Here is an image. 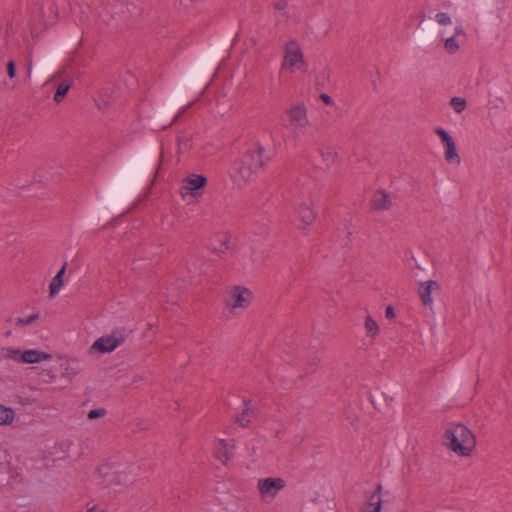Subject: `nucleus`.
Returning <instances> with one entry per match:
<instances>
[{
    "label": "nucleus",
    "instance_id": "f257e3e1",
    "mask_svg": "<svg viewBox=\"0 0 512 512\" xmlns=\"http://www.w3.org/2000/svg\"><path fill=\"white\" fill-rule=\"evenodd\" d=\"M138 472L134 464L109 460L102 463L95 473L98 483L105 487L126 486L132 483Z\"/></svg>",
    "mask_w": 512,
    "mask_h": 512
},
{
    "label": "nucleus",
    "instance_id": "f03ea898",
    "mask_svg": "<svg viewBox=\"0 0 512 512\" xmlns=\"http://www.w3.org/2000/svg\"><path fill=\"white\" fill-rule=\"evenodd\" d=\"M443 443L458 456L468 457L475 449L476 437L467 426L451 424L445 431Z\"/></svg>",
    "mask_w": 512,
    "mask_h": 512
},
{
    "label": "nucleus",
    "instance_id": "7ed1b4c3",
    "mask_svg": "<svg viewBox=\"0 0 512 512\" xmlns=\"http://www.w3.org/2000/svg\"><path fill=\"white\" fill-rule=\"evenodd\" d=\"M208 184L206 176L197 173H189L182 178L179 186V195L187 204L199 202Z\"/></svg>",
    "mask_w": 512,
    "mask_h": 512
},
{
    "label": "nucleus",
    "instance_id": "20e7f679",
    "mask_svg": "<svg viewBox=\"0 0 512 512\" xmlns=\"http://www.w3.org/2000/svg\"><path fill=\"white\" fill-rule=\"evenodd\" d=\"M126 338L125 331L121 328L112 330L97 338L89 347L88 355L94 358L109 354L121 346Z\"/></svg>",
    "mask_w": 512,
    "mask_h": 512
},
{
    "label": "nucleus",
    "instance_id": "39448f33",
    "mask_svg": "<svg viewBox=\"0 0 512 512\" xmlns=\"http://www.w3.org/2000/svg\"><path fill=\"white\" fill-rule=\"evenodd\" d=\"M254 298L253 292L241 285H234L226 290L224 303L233 313H240L248 309Z\"/></svg>",
    "mask_w": 512,
    "mask_h": 512
},
{
    "label": "nucleus",
    "instance_id": "423d86ee",
    "mask_svg": "<svg viewBox=\"0 0 512 512\" xmlns=\"http://www.w3.org/2000/svg\"><path fill=\"white\" fill-rule=\"evenodd\" d=\"M433 131L439 138L445 162L452 167H458L461 164V156L454 138L442 127H435Z\"/></svg>",
    "mask_w": 512,
    "mask_h": 512
},
{
    "label": "nucleus",
    "instance_id": "0eeeda50",
    "mask_svg": "<svg viewBox=\"0 0 512 512\" xmlns=\"http://www.w3.org/2000/svg\"><path fill=\"white\" fill-rule=\"evenodd\" d=\"M285 487L286 481L281 477H266L257 481L260 500L266 504H271Z\"/></svg>",
    "mask_w": 512,
    "mask_h": 512
},
{
    "label": "nucleus",
    "instance_id": "6e6552de",
    "mask_svg": "<svg viewBox=\"0 0 512 512\" xmlns=\"http://www.w3.org/2000/svg\"><path fill=\"white\" fill-rule=\"evenodd\" d=\"M283 68L291 72H303L306 69V62L298 42L291 40L286 44Z\"/></svg>",
    "mask_w": 512,
    "mask_h": 512
},
{
    "label": "nucleus",
    "instance_id": "1a4fd4ad",
    "mask_svg": "<svg viewBox=\"0 0 512 512\" xmlns=\"http://www.w3.org/2000/svg\"><path fill=\"white\" fill-rule=\"evenodd\" d=\"M257 174L258 171L246 160L244 156L236 161L230 169V177L238 186H242L252 181Z\"/></svg>",
    "mask_w": 512,
    "mask_h": 512
},
{
    "label": "nucleus",
    "instance_id": "9d476101",
    "mask_svg": "<svg viewBox=\"0 0 512 512\" xmlns=\"http://www.w3.org/2000/svg\"><path fill=\"white\" fill-rule=\"evenodd\" d=\"M288 127L295 131H302L309 125L307 108L303 102H296L286 110Z\"/></svg>",
    "mask_w": 512,
    "mask_h": 512
},
{
    "label": "nucleus",
    "instance_id": "9b49d317",
    "mask_svg": "<svg viewBox=\"0 0 512 512\" xmlns=\"http://www.w3.org/2000/svg\"><path fill=\"white\" fill-rule=\"evenodd\" d=\"M246 160L258 171H262L273 157V153L263 145L256 143L244 155Z\"/></svg>",
    "mask_w": 512,
    "mask_h": 512
},
{
    "label": "nucleus",
    "instance_id": "f8f14e48",
    "mask_svg": "<svg viewBox=\"0 0 512 512\" xmlns=\"http://www.w3.org/2000/svg\"><path fill=\"white\" fill-rule=\"evenodd\" d=\"M235 444L232 439H217L214 444V456L226 464L232 457Z\"/></svg>",
    "mask_w": 512,
    "mask_h": 512
},
{
    "label": "nucleus",
    "instance_id": "ddd939ff",
    "mask_svg": "<svg viewBox=\"0 0 512 512\" xmlns=\"http://www.w3.org/2000/svg\"><path fill=\"white\" fill-rule=\"evenodd\" d=\"M297 219L299 221V228L306 229L316 219V212L314 211L313 204L311 202H303L299 204L296 210Z\"/></svg>",
    "mask_w": 512,
    "mask_h": 512
},
{
    "label": "nucleus",
    "instance_id": "4468645a",
    "mask_svg": "<svg viewBox=\"0 0 512 512\" xmlns=\"http://www.w3.org/2000/svg\"><path fill=\"white\" fill-rule=\"evenodd\" d=\"M235 400L240 402V405L237 408L238 412L236 414V422L244 427L248 425L254 417L255 404L252 401L246 399L235 398Z\"/></svg>",
    "mask_w": 512,
    "mask_h": 512
},
{
    "label": "nucleus",
    "instance_id": "2eb2a0df",
    "mask_svg": "<svg viewBox=\"0 0 512 512\" xmlns=\"http://www.w3.org/2000/svg\"><path fill=\"white\" fill-rule=\"evenodd\" d=\"M439 289V284L436 281L429 280L421 282L418 288V294L421 302L425 306H432L433 298L432 293Z\"/></svg>",
    "mask_w": 512,
    "mask_h": 512
},
{
    "label": "nucleus",
    "instance_id": "dca6fc26",
    "mask_svg": "<svg viewBox=\"0 0 512 512\" xmlns=\"http://www.w3.org/2000/svg\"><path fill=\"white\" fill-rule=\"evenodd\" d=\"M381 489V485L378 484L374 491L370 495H367V501L362 508V512H381Z\"/></svg>",
    "mask_w": 512,
    "mask_h": 512
},
{
    "label": "nucleus",
    "instance_id": "f3484780",
    "mask_svg": "<svg viewBox=\"0 0 512 512\" xmlns=\"http://www.w3.org/2000/svg\"><path fill=\"white\" fill-rule=\"evenodd\" d=\"M52 360L50 353L38 350V349H26L23 350L22 363L25 364H38L45 361Z\"/></svg>",
    "mask_w": 512,
    "mask_h": 512
},
{
    "label": "nucleus",
    "instance_id": "a211bd4d",
    "mask_svg": "<svg viewBox=\"0 0 512 512\" xmlns=\"http://www.w3.org/2000/svg\"><path fill=\"white\" fill-rule=\"evenodd\" d=\"M66 264H64L49 284V296L54 298L65 287L67 281L64 279Z\"/></svg>",
    "mask_w": 512,
    "mask_h": 512
},
{
    "label": "nucleus",
    "instance_id": "6ab92c4d",
    "mask_svg": "<svg viewBox=\"0 0 512 512\" xmlns=\"http://www.w3.org/2000/svg\"><path fill=\"white\" fill-rule=\"evenodd\" d=\"M392 205L391 197L384 191H377L374 193L371 200V207L375 211L388 210Z\"/></svg>",
    "mask_w": 512,
    "mask_h": 512
},
{
    "label": "nucleus",
    "instance_id": "aec40b11",
    "mask_svg": "<svg viewBox=\"0 0 512 512\" xmlns=\"http://www.w3.org/2000/svg\"><path fill=\"white\" fill-rule=\"evenodd\" d=\"M320 156L327 167H332L339 161V153L331 146L323 147L320 150Z\"/></svg>",
    "mask_w": 512,
    "mask_h": 512
},
{
    "label": "nucleus",
    "instance_id": "412c9836",
    "mask_svg": "<svg viewBox=\"0 0 512 512\" xmlns=\"http://www.w3.org/2000/svg\"><path fill=\"white\" fill-rule=\"evenodd\" d=\"M364 327L366 335L370 338H375L380 334V327L378 323L370 315L365 317Z\"/></svg>",
    "mask_w": 512,
    "mask_h": 512
},
{
    "label": "nucleus",
    "instance_id": "4be33fe9",
    "mask_svg": "<svg viewBox=\"0 0 512 512\" xmlns=\"http://www.w3.org/2000/svg\"><path fill=\"white\" fill-rule=\"evenodd\" d=\"M3 357L17 363H22L23 350L14 347H6L3 349Z\"/></svg>",
    "mask_w": 512,
    "mask_h": 512
},
{
    "label": "nucleus",
    "instance_id": "5701e85b",
    "mask_svg": "<svg viewBox=\"0 0 512 512\" xmlns=\"http://www.w3.org/2000/svg\"><path fill=\"white\" fill-rule=\"evenodd\" d=\"M462 42H463L462 40H460L456 37L449 36V37H446V39L444 41V48L447 53L455 54L459 50Z\"/></svg>",
    "mask_w": 512,
    "mask_h": 512
},
{
    "label": "nucleus",
    "instance_id": "b1692460",
    "mask_svg": "<svg viewBox=\"0 0 512 512\" xmlns=\"http://www.w3.org/2000/svg\"><path fill=\"white\" fill-rule=\"evenodd\" d=\"M14 410L0 404V425H8L14 420Z\"/></svg>",
    "mask_w": 512,
    "mask_h": 512
},
{
    "label": "nucleus",
    "instance_id": "393cba45",
    "mask_svg": "<svg viewBox=\"0 0 512 512\" xmlns=\"http://www.w3.org/2000/svg\"><path fill=\"white\" fill-rule=\"evenodd\" d=\"M449 104L457 114H461L467 108V101L463 97H452Z\"/></svg>",
    "mask_w": 512,
    "mask_h": 512
},
{
    "label": "nucleus",
    "instance_id": "a878e982",
    "mask_svg": "<svg viewBox=\"0 0 512 512\" xmlns=\"http://www.w3.org/2000/svg\"><path fill=\"white\" fill-rule=\"evenodd\" d=\"M69 88H70V83L69 82H67V81L61 82L58 85V87L56 89V92L54 94V100L56 102H61L64 99V97L66 96Z\"/></svg>",
    "mask_w": 512,
    "mask_h": 512
},
{
    "label": "nucleus",
    "instance_id": "bb28decb",
    "mask_svg": "<svg viewBox=\"0 0 512 512\" xmlns=\"http://www.w3.org/2000/svg\"><path fill=\"white\" fill-rule=\"evenodd\" d=\"M434 20L439 25H442V26H447V25H451L452 24L451 17L447 13H445V12H438V13H436L435 16H434Z\"/></svg>",
    "mask_w": 512,
    "mask_h": 512
},
{
    "label": "nucleus",
    "instance_id": "cd10ccee",
    "mask_svg": "<svg viewBox=\"0 0 512 512\" xmlns=\"http://www.w3.org/2000/svg\"><path fill=\"white\" fill-rule=\"evenodd\" d=\"M38 318H39V314L38 313H34V314H31V315H28V316H25V317H19L17 319V324L21 325V326L30 325L34 321H36Z\"/></svg>",
    "mask_w": 512,
    "mask_h": 512
},
{
    "label": "nucleus",
    "instance_id": "c85d7f7f",
    "mask_svg": "<svg viewBox=\"0 0 512 512\" xmlns=\"http://www.w3.org/2000/svg\"><path fill=\"white\" fill-rule=\"evenodd\" d=\"M106 414V410L104 408L93 409L88 412V419L94 420L100 417H103Z\"/></svg>",
    "mask_w": 512,
    "mask_h": 512
},
{
    "label": "nucleus",
    "instance_id": "c756f323",
    "mask_svg": "<svg viewBox=\"0 0 512 512\" xmlns=\"http://www.w3.org/2000/svg\"><path fill=\"white\" fill-rule=\"evenodd\" d=\"M451 36L456 37L463 41L466 36V32H465L463 26L461 24L456 25L454 28V32Z\"/></svg>",
    "mask_w": 512,
    "mask_h": 512
},
{
    "label": "nucleus",
    "instance_id": "7c9ffc66",
    "mask_svg": "<svg viewBox=\"0 0 512 512\" xmlns=\"http://www.w3.org/2000/svg\"><path fill=\"white\" fill-rule=\"evenodd\" d=\"M222 238L223 239L221 240V242H222V245H223V250L230 249V247H231V236L228 235V234H223Z\"/></svg>",
    "mask_w": 512,
    "mask_h": 512
},
{
    "label": "nucleus",
    "instance_id": "2f4dec72",
    "mask_svg": "<svg viewBox=\"0 0 512 512\" xmlns=\"http://www.w3.org/2000/svg\"><path fill=\"white\" fill-rule=\"evenodd\" d=\"M7 73H8L10 78H14L15 77V75H16V68H15V63L13 61H9L7 63Z\"/></svg>",
    "mask_w": 512,
    "mask_h": 512
},
{
    "label": "nucleus",
    "instance_id": "473e14b6",
    "mask_svg": "<svg viewBox=\"0 0 512 512\" xmlns=\"http://www.w3.org/2000/svg\"><path fill=\"white\" fill-rule=\"evenodd\" d=\"M319 98L326 105H332L334 103L333 99L328 94L322 93Z\"/></svg>",
    "mask_w": 512,
    "mask_h": 512
},
{
    "label": "nucleus",
    "instance_id": "72a5a7b5",
    "mask_svg": "<svg viewBox=\"0 0 512 512\" xmlns=\"http://www.w3.org/2000/svg\"><path fill=\"white\" fill-rule=\"evenodd\" d=\"M396 316L394 308L392 306H387L385 309V317L387 319H393Z\"/></svg>",
    "mask_w": 512,
    "mask_h": 512
},
{
    "label": "nucleus",
    "instance_id": "f704fd0d",
    "mask_svg": "<svg viewBox=\"0 0 512 512\" xmlns=\"http://www.w3.org/2000/svg\"><path fill=\"white\" fill-rule=\"evenodd\" d=\"M86 512H107L106 509L101 508L97 505H93L91 507H87Z\"/></svg>",
    "mask_w": 512,
    "mask_h": 512
},
{
    "label": "nucleus",
    "instance_id": "c9c22d12",
    "mask_svg": "<svg viewBox=\"0 0 512 512\" xmlns=\"http://www.w3.org/2000/svg\"><path fill=\"white\" fill-rule=\"evenodd\" d=\"M287 7V1L286 0H279L275 3V8L277 10H284Z\"/></svg>",
    "mask_w": 512,
    "mask_h": 512
},
{
    "label": "nucleus",
    "instance_id": "e433bc0d",
    "mask_svg": "<svg viewBox=\"0 0 512 512\" xmlns=\"http://www.w3.org/2000/svg\"><path fill=\"white\" fill-rule=\"evenodd\" d=\"M190 106H191V104H189V105H187V106H182V107L179 109V111H178L177 115L174 117V120H173V121H176V119H177V118H178L182 113H184V112H185V111H186Z\"/></svg>",
    "mask_w": 512,
    "mask_h": 512
},
{
    "label": "nucleus",
    "instance_id": "4c0bfd02",
    "mask_svg": "<svg viewBox=\"0 0 512 512\" xmlns=\"http://www.w3.org/2000/svg\"><path fill=\"white\" fill-rule=\"evenodd\" d=\"M440 33H441L442 35H444V34L446 33V31H445V30H441V32H440Z\"/></svg>",
    "mask_w": 512,
    "mask_h": 512
}]
</instances>
